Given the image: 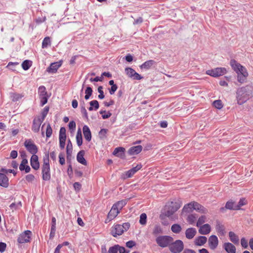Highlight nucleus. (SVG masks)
<instances>
[{"mask_svg": "<svg viewBox=\"0 0 253 253\" xmlns=\"http://www.w3.org/2000/svg\"><path fill=\"white\" fill-rule=\"evenodd\" d=\"M206 218L205 215H202L200 217L197 221V226L199 227L202 225L205 222Z\"/></svg>", "mask_w": 253, "mask_h": 253, "instance_id": "obj_53", "label": "nucleus"}, {"mask_svg": "<svg viewBox=\"0 0 253 253\" xmlns=\"http://www.w3.org/2000/svg\"><path fill=\"white\" fill-rule=\"evenodd\" d=\"M226 70L225 68H216L206 71V74L213 77H217L226 74Z\"/></svg>", "mask_w": 253, "mask_h": 253, "instance_id": "obj_8", "label": "nucleus"}, {"mask_svg": "<svg viewBox=\"0 0 253 253\" xmlns=\"http://www.w3.org/2000/svg\"><path fill=\"white\" fill-rule=\"evenodd\" d=\"M118 86L116 84L111 85V88L109 89V93L110 94L113 95L115 92L117 90Z\"/></svg>", "mask_w": 253, "mask_h": 253, "instance_id": "obj_61", "label": "nucleus"}, {"mask_svg": "<svg viewBox=\"0 0 253 253\" xmlns=\"http://www.w3.org/2000/svg\"><path fill=\"white\" fill-rule=\"evenodd\" d=\"M147 221V215L145 213L141 214L140 216L139 223L141 225H145Z\"/></svg>", "mask_w": 253, "mask_h": 253, "instance_id": "obj_43", "label": "nucleus"}, {"mask_svg": "<svg viewBox=\"0 0 253 253\" xmlns=\"http://www.w3.org/2000/svg\"><path fill=\"white\" fill-rule=\"evenodd\" d=\"M142 166L141 164H137L135 167L132 168L128 170L126 172V177H124L126 178H130L132 176V175L136 173L138 170L142 168Z\"/></svg>", "mask_w": 253, "mask_h": 253, "instance_id": "obj_15", "label": "nucleus"}, {"mask_svg": "<svg viewBox=\"0 0 253 253\" xmlns=\"http://www.w3.org/2000/svg\"><path fill=\"white\" fill-rule=\"evenodd\" d=\"M196 234V230L194 228H188L185 231L186 237L188 239H191L194 238Z\"/></svg>", "mask_w": 253, "mask_h": 253, "instance_id": "obj_26", "label": "nucleus"}, {"mask_svg": "<svg viewBox=\"0 0 253 253\" xmlns=\"http://www.w3.org/2000/svg\"><path fill=\"white\" fill-rule=\"evenodd\" d=\"M11 97L13 101H17L22 98V95L18 93H13L11 96Z\"/></svg>", "mask_w": 253, "mask_h": 253, "instance_id": "obj_58", "label": "nucleus"}, {"mask_svg": "<svg viewBox=\"0 0 253 253\" xmlns=\"http://www.w3.org/2000/svg\"><path fill=\"white\" fill-rule=\"evenodd\" d=\"M125 72L128 77L133 80H139L143 78L140 75L136 72L135 70L131 68H126L125 69Z\"/></svg>", "mask_w": 253, "mask_h": 253, "instance_id": "obj_10", "label": "nucleus"}, {"mask_svg": "<svg viewBox=\"0 0 253 253\" xmlns=\"http://www.w3.org/2000/svg\"><path fill=\"white\" fill-rule=\"evenodd\" d=\"M24 146L27 151L33 155H35L38 152V147L31 139H26L24 142Z\"/></svg>", "mask_w": 253, "mask_h": 253, "instance_id": "obj_7", "label": "nucleus"}, {"mask_svg": "<svg viewBox=\"0 0 253 253\" xmlns=\"http://www.w3.org/2000/svg\"><path fill=\"white\" fill-rule=\"evenodd\" d=\"M83 131L85 140L88 142L90 141L91 139V133L89 127L84 125L83 126Z\"/></svg>", "mask_w": 253, "mask_h": 253, "instance_id": "obj_20", "label": "nucleus"}, {"mask_svg": "<svg viewBox=\"0 0 253 253\" xmlns=\"http://www.w3.org/2000/svg\"><path fill=\"white\" fill-rule=\"evenodd\" d=\"M38 91H39V96H44V95H47V91H46L45 87L43 85L40 86L39 87Z\"/></svg>", "mask_w": 253, "mask_h": 253, "instance_id": "obj_41", "label": "nucleus"}, {"mask_svg": "<svg viewBox=\"0 0 253 253\" xmlns=\"http://www.w3.org/2000/svg\"><path fill=\"white\" fill-rule=\"evenodd\" d=\"M81 112L83 115V118H84L86 120H88V114H87V112L84 106H82L81 109Z\"/></svg>", "mask_w": 253, "mask_h": 253, "instance_id": "obj_51", "label": "nucleus"}, {"mask_svg": "<svg viewBox=\"0 0 253 253\" xmlns=\"http://www.w3.org/2000/svg\"><path fill=\"white\" fill-rule=\"evenodd\" d=\"M40 99L41 100V105L42 106H43L44 105H45L47 102L48 95H47L40 96Z\"/></svg>", "mask_w": 253, "mask_h": 253, "instance_id": "obj_50", "label": "nucleus"}, {"mask_svg": "<svg viewBox=\"0 0 253 253\" xmlns=\"http://www.w3.org/2000/svg\"><path fill=\"white\" fill-rule=\"evenodd\" d=\"M42 178L45 181L49 180L51 178L48 154L43 158V164L42 166Z\"/></svg>", "mask_w": 253, "mask_h": 253, "instance_id": "obj_4", "label": "nucleus"}, {"mask_svg": "<svg viewBox=\"0 0 253 253\" xmlns=\"http://www.w3.org/2000/svg\"><path fill=\"white\" fill-rule=\"evenodd\" d=\"M32 66V61L26 60L22 63V67L24 70H28Z\"/></svg>", "mask_w": 253, "mask_h": 253, "instance_id": "obj_39", "label": "nucleus"}, {"mask_svg": "<svg viewBox=\"0 0 253 253\" xmlns=\"http://www.w3.org/2000/svg\"><path fill=\"white\" fill-rule=\"evenodd\" d=\"M56 231V227H51L50 233L49 235L50 239H52L55 236Z\"/></svg>", "mask_w": 253, "mask_h": 253, "instance_id": "obj_63", "label": "nucleus"}, {"mask_svg": "<svg viewBox=\"0 0 253 253\" xmlns=\"http://www.w3.org/2000/svg\"><path fill=\"white\" fill-rule=\"evenodd\" d=\"M216 230L220 235L223 236L225 234V227L223 225L221 224L219 221H217L216 226Z\"/></svg>", "mask_w": 253, "mask_h": 253, "instance_id": "obj_28", "label": "nucleus"}, {"mask_svg": "<svg viewBox=\"0 0 253 253\" xmlns=\"http://www.w3.org/2000/svg\"><path fill=\"white\" fill-rule=\"evenodd\" d=\"M246 204L247 202L246 199L245 198H242L238 203H236V207H238V210H239L242 206L245 205Z\"/></svg>", "mask_w": 253, "mask_h": 253, "instance_id": "obj_54", "label": "nucleus"}, {"mask_svg": "<svg viewBox=\"0 0 253 253\" xmlns=\"http://www.w3.org/2000/svg\"><path fill=\"white\" fill-rule=\"evenodd\" d=\"M211 231V226L209 224H205L202 226H200L199 230L200 234L202 235H207Z\"/></svg>", "mask_w": 253, "mask_h": 253, "instance_id": "obj_23", "label": "nucleus"}, {"mask_svg": "<svg viewBox=\"0 0 253 253\" xmlns=\"http://www.w3.org/2000/svg\"><path fill=\"white\" fill-rule=\"evenodd\" d=\"M127 202V199L122 200L116 202L113 205V206H114V207H116L120 211L123 207L126 205Z\"/></svg>", "mask_w": 253, "mask_h": 253, "instance_id": "obj_27", "label": "nucleus"}, {"mask_svg": "<svg viewBox=\"0 0 253 253\" xmlns=\"http://www.w3.org/2000/svg\"><path fill=\"white\" fill-rule=\"evenodd\" d=\"M119 245H115L109 248L108 253H118Z\"/></svg>", "mask_w": 253, "mask_h": 253, "instance_id": "obj_49", "label": "nucleus"}, {"mask_svg": "<svg viewBox=\"0 0 253 253\" xmlns=\"http://www.w3.org/2000/svg\"><path fill=\"white\" fill-rule=\"evenodd\" d=\"M9 185V180L6 175L0 172V186L4 188L8 187Z\"/></svg>", "mask_w": 253, "mask_h": 253, "instance_id": "obj_19", "label": "nucleus"}, {"mask_svg": "<svg viewBox=\"0 0 253 253\" xmlns=\"http://www.w3.org/2000/svg\"><path fill=\"white\" fill-rule=\"evenodd\" d=\"M252 93V88L250 85H246L238 88L236 91V100L239 105H242L248 100Z\"/></svg>", "mask_w": 253, "mask_h": 253, "instance_id": "obj_1", "label": "nucleus"}, {"mask_svg": "<svg viewBox=\"0 0 253 253\" xmlns=\"http://www.w3.org/2000/svg\"><path fill=\"white\" fill-rule=\"evenodd\" d=\"M193 210V203L191 202L184 206L182 211L183 212L189 213L192 212Z\"/></svg>", "mask_w": 253, "mask_h": 253, "instance_id": "obj_33", "label": "nucleus"}, {"mask_svg": "<svg viewBox=\"0 0 253 253\" xmlns=\"http://www.w3.org/2000/svg\"><path fill=\"white\" fill-rule=\"evenodd\" d=\"M125 150V149L123 147H117L114 149L113 154L118 157H122L124 155Z\"/></svg>", "mask_w": 253, "mask_h": 253, "instance_id": "obj_30", "label": "nucleus"}, {"mask_svg": "<svg viewBox=\"0 0 253 253\" xmlns=\"http://www.w3.org/2000/svg\"><path fill=\"white\" fill-rule=\"evenodd\" d=\"M59 162L61 165H63L65 163V160L63 153H61L59 155Z\"/></svg>", "mask_w": 253, "mask_h": 253, "instance_id": "obj_60", "label": "nucleus"}, {"mask_svg": "<svg viewBox=\"0 0 253 253\" xmlns=\"http://www.w3.org/2000/svg\"><path fill=\"white\" fill-rule=\"evenodd\" d=\"M22 207V203L21 202H19L17 203H12L9 206L10 209L13 211H14L19 209Z\"/></svg>", "mask_w": 253, "mask_h": 253, "instance_id": "obj_38", "label": "nucleus"}, {"mask_svg": "<svg viewBox=\"0 0 253 253\" xmlns=\"http://www.w3.org/2000/svg\"><path fill=\"white\" fill-rule=\"evenodd\" d=\"M31 235L32 232L30 230L25 231L24 232L20 234L18 237L17 242L20 244L29 242Z\"/></svg>", "mask_w": 253, "mask_h": 253, "instance_id": "obj_9", "label": "nucleus"}, {"mask_svg": "<svg viewBox=\"0 0 253 253\" xmlns=\"http://www.w3.org/2000/svg\"><path fill=\"white\" fill-rule=\"evenodd\" d=\"M52 133V130L50 124H48L46 129V136L47 138H49Z\"/></svg>", "mask_w": 253, "mask_h": 253, "instance_id": "obj_52", "label": "nucleus"}, {"mask_svg": "<svg viewBox=\"0 0 253 253\" xmlns=\"http://www.w3.org/2000/svg\"><path fill=\"white\" fill-rule=\"evenodd\" d=\"M76 138L77 145L79 146H81L83 143V138L82 135L81 130L80 128L77 131Z\"/></svg>", "mask_w": 253, "mask_h": 253, "instance_id": "obj_34", "label": "nucleus"}, {"mask_svg": "<svg viewBox=\"0 0 253 253\" xmlns=\"http://www.w3.org/2000/svg\"><path fill=\"white\" fill-rule=\"evenodd\" d=\"M197 217V216H196L195 214H190L187 217V221L190 224H193L196 220Z\"/></svg>", "mask_w": 253, "mask_h": 253, "instance_id": "obj_48", "label": "nucleus"}, {"mask_svg": "<svg viewBox=\"0 0 253 253\" xmlns=\"http://www.w3.org/2000/svg\"><path fill=\"white\" fill-rule=\"evenodd\" d=\"M124 230L122 229L121 225L116 224L112 227L111 233V235L114 237H117L122 235L124 233Z\"/></svg>", "mask_w": 253, "mask_h": 253, "instance_id": "obj_12", "label": "nucleus"}, {"mask_svg": "<svg viewBox=\"0 0 253 253\" xmlns=\"http://www.w3.org/2000/svg\"><path fill=\"white\" fill-rule=\"evenodd\" d=\"M48 111H49V107L46 106L45 107H44V108L43 109V110L42 111V117H38L39 118H40L41 120H42V121H44L45 118L46 117V116L48 113Z\"/></svg>", "mask_w": 253, "mask_h": 253, "instance_id": "obj_47", "label": "nucleus"}, {"mask_svg": "<svg viewBox=\"0 0 253 253\" xmlns=\"http://www.w3.org/2000/svg\"><path fill=\"white\" fill-rule=\"evenodd\" d=\"M19 169L21 171L25 170V173H28L31 170V168L28 165H24L23 167L19 166Z\"/></svg>", "mask_w": 253, "mask_h": 253, "instance_id": "obj_56", "label": "nucleus"}, {"mask_svg": "<svg viewBox=\"0 0 253 253\" xmlns=\"http://www.w3.org/2000/svg\"><path fill=\"white\" fill-rule=\"evenodd\" d=\"M59 138L66 139V129L64 127H61L60 129Z\"/></svg>", "mask_w": 253, "mask_h": 253, "instance_id": "obj_46", "label": "nucleus"}, {"mask_svg": "<svg viewBox=\"0 0 253 253\" xmlns=\"http://www.w3.org/2000/svg\"><path fill=\"white\" fill-rule=\"evenodd\" d=\"M192 203L194 210L204 213H207L208 212V210L200 204L195 202Z\"/></svg>", "mask_w": 253, "mask_h": 253, "instance_id": "obj_21", "label": "nucleus"}, {"mask_svg": "<svg viewBox=\"0 0 253 253\" xmlns=\"http://www.w3.org/2000/svg\"><path fill=\"white\" fill-rule=\"evenodd\" d=\"M156 241L159 246L165 248L169 246L170 243L173 241V238L169 236H161L156 238Z\"/></svg>", "mask_w": 253, "mask_h": 253, "instance_id": "obj_5", "label": "nucleus"}, {"mask_svg": "<svg viewBox=\"0 0 253 253\" xmlns=\"http://www.w3.org/2000/svg\"><path fill=\"white\" fill-rule=\"evenodd\" d=\"M25 179L28 182H32L34 180L35 176L32 174H29L25 176Z\"/></svg>", "mask_w": 253, "mask_h": 253, "instance_id": "obj_59", "label": "nucleus"}, {"mask_svg": "<svg viewBox=\"0 0 253 253\" xmlns=\"http://www.w3.org/2000/svg\"><path fill=\"white\" fill-rule=\"evenodd\" d=\"M184 249V244L183 242L180 240L173 241L170 243L169 246L170 251L172 253H179Z\"/></svg>", "mask_w": 253, "mask_h": 253, "instance_id": "obj_6", "label": "nucleus"}, {"mask_svg": "<svg viewBox=\"0 0 253 253\" xmlns=\"http://www.w3.org/2000/svg\"><path fill=\"white\" fill-rule=\"evenodd\" d=\"M62 62H55L50 64V66L46 69V71L49 73H55L58 68L61 66Z\"/></svg>", "mask_w": 253, "mask_h": 253, "instance_id": "obj_13", "label": "nucleus"}, {"mask_svg": "<svg viewBox=\"0 0 253 253\" xmlns=\"http://www.w3.org/2000/svg\"><path fill=\"white\" fill-rule=\"evenodd\" d=\"M182 228L178 224H174L171 227V231L174 233H179L181 231Z\"/></svg>", "mask_w": 253, "mask_h": 253, "instance_id": "obj_37", "label": "nucleus"}, {"mask_svg": "<svg viewBox=\"0 0 253 253\" xmlns=\"http://www.w3.org/2000/svg\"><path fill=\"white\" fill-rule=\"evenodd\" d=\"M230 65L237 74L238 81L241 84L245 83L248 76L246 69L234 59L231 60Z\"/></svg>", "mask_w": 253, "mask_h": 253, "instance_id": "obj_2", "label": "nucleus"}, {"mask_svg": "<svg viewBox=\"0 0 253 253\" xmlns=\"http://www.w3.org/2000/svg\"><path fill=\"white\" fill-rule=\"evenodd\" d=\"M142 150V147L141 145H137L131 147L128 151V153L130 155H134L139 154Z\"/></svg>", "mask_w": 253, "mask_h": 253, "instance_id": "obj_22", "label": "nucleus"}, {"mask_svg": "<svg viewBox=\"0 0 253 253\" xmlns=\"http://www.w3.org/2000/svg\"><path fill=\"white\" fill-rule=\"evenodd\" d=\"M241 244L243 248L247 249L248 247V243L245 238H242L241 240Z\"/></svg>", "mask_w": 253, "mask_h": 253, "instance_id": "obj_57", "label": "nucleus"}, {"mask_svg": "<svg viewBox=\"0 0 253 253\" xmlns=\"http://www.w3.org/2000/svg\"><path fill=\"white\" fill-rule=\"evenodd\" d=\"M208 243L210 248L214 250L218 246V240L216 236L211 235L208 239Z\"/></svg>", "mask_w": 253, "mask_h": 253, "instance_id": "obj_11", "label": "nucleus"}, {"mask_svg": "<svg viewBox=\"0 0 253 253\" xmlns=\"http://www.w3.org/2000/svg\"><path fill=\"white\" fill-rule=\"evenodd\" d=\"M108 129L105 128L101 129L98 133L99 137L100 139L103 140L107 138V133L108 132Z\"/></svg>", "mask_w": 253, "mask_h": 253, "instance_id": "obj_36", "label": "nucleus"}, {"mask_svg": "<svg viewBox=\"0 0 253 253\" xmlns=\"http://www.w3.org/2000/svg\"><path fill=\"white\" fill-rule=\"evenodd\" d=\"M207 241V238L205 236H199L195 238L194 243L197 246H201L204 245Z\"/></svg>", "mask_w": 253, "mask_h": 253, "instance_id": "obj_25", "label": "nucleus"}, {"mask_svg": "<svg viewBox=\"0 0 253 253\" xmlns=\"http://www.w3.org/2000/svg\"><path fill=\"white\" fill-rule=\"evenodd\" d=\"M163 232V230L159 225H156L154 227L153 234L155 235H157L159 234H161Z\"/></svg>", "mask_w": 253, "mask_h": 253, "instance_id": "obj_42", "label": "nucleus"}, {"mask_svg": "<svg viewBox=\"0 0 253 253\" xmlns=\"http://www.w3.org/2000/svg\"><path fill=\"white\" fill-rule=\"evenodd\" d=\"M43 121L41 120L39 117L36 118L34 119L33 122V125L32 129L35 132H38L40 130V126L41 124Z\"/></svg>", "mask_w": 253, "mask_h": 253, "instance_id": "obj_14", "label": "nucleus"}, {"mask_svg": "<svg viewBox=\"0 0 253 253\" xmlns=\"http://www.w3.org/2000/svg\"><path fill=\"white\" fill-rule=\"evenodd\" d=\"M30 164L34 169L38 170L39 169L40 164L38 161V157L37 155H32L30 160Z\"/></svg>", "mask_w": 253, "mask_h": 253, "instance_id": "obj_18", "label": "nucleus"}, {"mask_svg": "<svg viewBox=\"0 0 253 253\" xmlns=\"http://www.w3.org/2000/svg\"><path fill=\"white\" fill-rule=\"evenodd\" d=\"M223 248L227 253H236V248L235 246L231 243H224L223 245Z\"/></svg>", "mask_w": 253, "mask_h": 253, "instance_id": "obj_16", "label": "nucleus"}, {"mask_svg": "<svg viewBox=\"0 0 253 253\" xmlns=\"http://www.w3.org/2000/svg\"><path fill=\"white\" fill-rule=\"evenodd\" d=\"M66 139L59 138V147L61 149L65 148Z\"/></svg>", "mask_w": 253, "mask_h": 253, "instance_id": "obj_62", "label": "nucleus"}, {"mask_svg": "<svg viewBox=\"0 0 253 253\" xmlns=\"http://www.w3.org/2000/svg\"><path fill=\"white\" fill-rule=\"evenodd\" d=\"M51 41L49 37H46L44 38L42 42V48H45L47 47L48 46L50 45Z\"/></svg>", "mask_w": 253, "mask_h": 253, "instance_id": "obj_40", "label": "nucleus"}, {"mask_svg": "<svg viewBox=\"0 0 253 253\" xmlns=\"http://www.w3.org/2000/svg\"><path fill=\"white\" fill-rule=\"evenodd\" d=\"M155 61L152 60H148L145 61L144 63L140 66V68L141 69H146L148 70L150 68V67L154 64Z\"/></svg>", "mask_w": 253, "mask_h": 253, "instance_id": "obj_31", "label": "nucleus"}, {"mask_svg": "<svg viewBox=\"0 0 253 253\" xmlns=\"http://www.w3.org/2000/svg\"><path fill=\"white\" fill-rule=\"evenodd\" d=\"M73 150V146L70 139L68 140L67 145L66 147V153L67 158L71 155Z\"/></svg>", "mask_w": 253, "mask_h": 253, "instance_id": "obj_35", "label": "nucleus"}, {"mask_svg": "<svg viewBox=\"0 0 253 253\" xmlns=\"http://www.w3.org/2000/svg\"><path fill=\"white\" fill-rule=\"evenodd\" d=\"M181 207V204L179 202L171 201L169 202L165 206V213L167 217H170Z\"/></svg>", "mask_w": 253, "mask_h": 253, "instance_id": "obj_3", "label": "nucleus"}, {"mask_svg": "<svg viewBox=\"0 0 253 253\" xmlns=\"http://www.w3.org/2000/svg\"><path fill=\"white\" fill-rule=\"evenodd\" d=\"M123 230L124 231H127L130 227V224L128 222H126L121 225Z\"/></svg>", "mask_w": 253, "mask_h": 253, "instance_id": "obj_64", "label": "nucleus"}, {"mask_svg": "<svg viewBox=\"0 0 253 253\" xmlns=\"http://www.w3.org/2000/svg\"><path fill=\"white\" fill-rule=\"evenodd\" d=\"M84 150L80 151L77 154V160L81 164L86 166L87 165V162L84 158Z\"/></svg>", "mask_w": 253, "mask_h": 253, "instance_id": "obj_24", "label": "nucleus"}, {"mask_svg": "<svg viewBox=\"0 0 253 253\" xmlns=\"http://www.w3.org/2000/svg\"><path fill=\"white\" fill-rule=\"evenodd\" d=\"M225 208L231 210H238V207H236V203L232 201H228Z\"/></svg>", "mask_w": 253, "mask_h": 253, "instance_id": "obj_32", "label": "nucleus"}, {"mask_svg": "<svg viewBox=\"0 0 253 253\" xmlns=\"http://www.w3.org/2000/svg\"><path fill=\"white\" fill-rule=\"evenodd\" d=\"M89 105L90 106L94 108L95 111L97 110L99 107V103L98 101L96 100H94L89 102Z\"/></svg>", "mask_w": 253, "mask_h": 253, "instance_id": "obj_45", "label": "nucleus"}, {"mask_svg": "<svg viewBox=\"0 0 253 253\" xmlns=\"http://www.w3.org/2000/svg\"><path fill=\"white\" fill-rule=\"evenodd\" d=\"M213 105L215 108L218 109H220L223 107L222 102L220 100H217L213 101Z\"/></svg>", "mask_w": 253, "mask_h": 253, "instance_id": "obj_44", "label": "nucleus"}, {"mask_svg": "<svg viewBox=\"0 0 253 253\" xmlns=\"http://www.w3.org/2000/svg\"><path fill=\"white\" fill-rule=\"evenodd\" d=\"M98 91L99 93L98 95V98L100 99H102L104 98V92L103 91V87L102 86H99L98 87Z\"/></svg>", "mask_w": 253, "mask_h": 253, "instance_id": "obj_55", "label": "nucleus"}, {"mask_svg": "<svg viewBox=\"0 0 253 253\" xmlns=\"http://www.w3.org/2000/svg\"><path fill=\"white\" fill-rule=\"evenodd\" d=\"M229 237L230 240L234 244L238 245L239 243V238L233 232H229Z\"/></svg>", "mask_w": 253, "mask_h": 253, "instance_id": "obj_29", "label": "nucleus"}, {"mask_svg": "<svg viewBox=\"0 0 253 253\" xmlns=\"http://www.w3.org/2000/svg\"><path fill=\"white\" fill-rule=\"evenodd\" d=\"M120 212V211L113 205L112 208L108 214L107 217L109 220L114 219Z\"/></svg>", "mask_w": 253, "mask_h": 253, "instance_id": "obj_17", "label": "nucleus"}]
</instances>
